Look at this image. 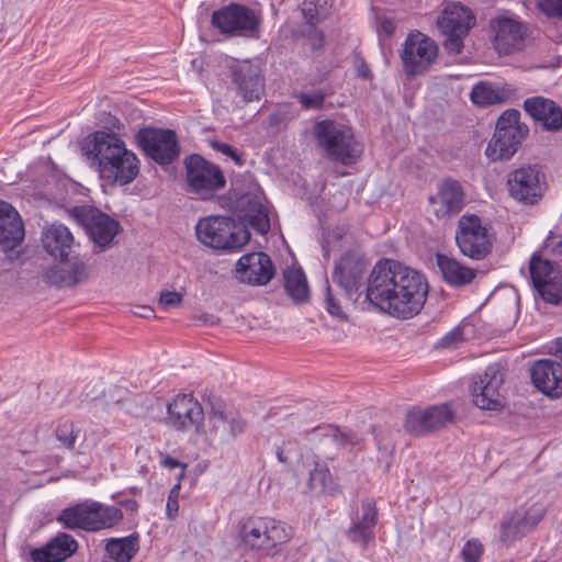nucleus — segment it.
Returning a JSON list of instances; mask_svg holds the SVG:
<instances>
[{
  "instance_id": "f257e3e1",
  "label": "nucleus",
  "mask_w": 562,
  "mask_h": 562,
  "mask_svg": "<svg viewBox=\"0 0 562 562\" xmlns=\"http://www.w3.org/2000/svg\"><path fill=\"white\" fill-rule=\"evenodd\" d=\"M428 283L415 269L398 261L384 259L372 269L366 297L379 311L408 319L417 315L426 302Z\"/></svg>"
},
{
  "instance_id": "f03ea898",
  "label": "nucleus",
  "mask_w": 562,
  "mask_h": 562,
  "mask_svg": "<svg viewBox=\"0 0 562 562\" xmlns=\"http://www.w3.org/2000/svg\"><path fill=\"white\" fill-rule=\"evenodd\" d=\"M81 150L100 177L112 184H128L139 172L136 155L114 133L97 131L90 134Z\"/></svg>"
},
{
  "instance_id": "7ed1b4c3",
  "label": "nucleus",
  "mask_w": 562,
  "mask_h": 562,
  "mask_svg": "<svg viewBox=\"0 0 562 562\" xmlns=\"http://www.w3.org/2000/svg\"><path fill=\"white\" fill-rule=\"evenodd\" d=\"M313 135L318 149L331 161L351 166L362 154V146L356 139L352 128L341 122L334 120L316 122Z\"/></svg>"
},
{
  "instance_id": "20e7f679",
  "label": "nucleus",
  "mask_w": 562,
  "mask_h": 562,
  "mask_svg": "<svg viewBox=\"0 0 562 562\" xmlns=\"http://www.w3.org/2000/svg\"><path fill=\"white\" fill-rule=\"evenodd\" d=\"M198 239L216 250H237L248 243L250 233L247 227L228 216H207L195 225Z\"/></svg>"
},
{
  "instance_id": "39448f33",
  "label": "nucleus",
  "mask_w": 562,
  "mask_h": 562,
  "mask_svg": "<svg viewBox=\"0 0 562 562\" xmlns=\"http://www.w3.org/2000/svg\"><path fill=\"white\" fill-rule=\"evenodd\" d=\"M123 517L122 510L99 502L85 501L61 512L58 521L68 529L98 531L110 528Z\"/></svg>"
},
{
  "instance_id": "423d86ee",
  "label": "nucleus",
  "mask_w": 562,
  "mask_h": 562,
  "mask_svg": "<svg viewBox=\"0 0 562 562\" xmlns=\"http://www.w3.org/2000/svg\"><path fill=\"white\" fill-rule=\"evenodd\" d=\"M239 536L248 549L265 555L291 538L285 524L269 517L247 518L240 525Z\"/></svg>"
},
{
  "instance_id": "0eeeda50",
  "label": "nucleus",
  "mask_w": 562,
  "mask_h": 562,
  "mask_svg": "<svg viewBox=\"0 0 562 562\" xmlns=\"http://www.w3.org/2000/svg\"><path fill=\"white\" fill-rule=\"evenodd\" d=\"M212 25L228 36L257 37L261 25L260 13L240 3H229L212 13Z\"/></svg>"
},
{
  "instance_id": "6e6552de",
  "label": "nucleus",
  "mask_w": 562,
  "mask_h": 562,
  "mask_svg": "<svg viewBox=\"0 0 562 562\" xmlns=\"http://www.w3.org/2000/svg\"><path fill=\"white\" fill-rule=\"evenodd\" d=\"M189 192L201 200H210L226 184V179L216 165L200 155H191L184 159Z\"/></svg>"
},
{
  "instance_id": "1a4fd4ad",
  "label": "nucleus",
  "mask_w": 562,
  "mask_h": 562,
  "mask_svg": "<svg viewBox=\"0 0 562 562\" xmlns=\"http://www.w3.org/2000/svg\"><path fill=\"white\" fill-rule=\"evenodd\" d=\"M474 24V16L470 9L461 3H448L437 19V26L446 36L443 47L449 54H460L463 48V38Z\"/></svg>"
},
{
  "instance_id": "9d476101",
  "label": "nucleus",
  "mask_w": 562,
  "mask_h": 562,
  "mask_svg": "<svg viewBox=\"0 0 562 562\" xmlns=\"http://www.w3.org/2000/svg\"><path fill=\"white\" fill-rule=\"evenodd\" d=\"M456 241L462 255L474 259H484L492 250V240L487 228L476 215H463L458 222Z\"/></svg>"
},
{
  "instance_id": "9b49d317",
  "label": "nucleus",
  "mask_w": 562,
  "mask_h": 562,
  "mask_svg": "<svg viewBox=\"0 0 562 562\" xmlns=\"http://www.w3.org/2000/svg\"><path fill=\"white\" fill-rule=\"evenodd\" d=\"M509 195L517 202L533 205L546 191V178L537 166H522L509 172L507 178Z\"/></svg>"
},
{
  "instance_id": "f8f14e48",
  "label": "nucleus",
  "mask_w": 562,
  "mask_h": 562,
  "mask_svg": "<svg viewBox=\"0 0 562 562\" xmlns=\"http://www.w3.org/2000/svg\"><path fill=\"white\" fill-rule=\"evenodd\" d=\"M438 55V46L427 35L411 33L404 44L401 58L407 75L416 76L426 72Z\"/></svg>"
},
{
  "instance_id": "ddd939ff",
  "label": "nucleus",
  "mask_w": 562,
  "mask_h": 562,
  "mask_svg": "<svg viewBox=\"0 0 562 562\" xmlns=\"http://www.w3.org/2000/svg\"><path fill=\"white\" fill-rule=\"evenodd\" d=\"M136 139L145 154L160 165L170 164L179 156L178 138L172 130L140 128Z\"/></svg>"
},
{
  "instance_id": "4468645a",
  "label": "nucleus",
  "mask_w": 562,
  "mask_h": 562,
  "mask_svg": "<svg viewBox=\"0 0 562 562\" xmlns=\"http://www.w3.org/2000/svg\"><path fill=\"white\" fill-rule=\"evenodd\" d=\"M202 405L189 394H179L167 406L166 423L182 432H199L203 426Z\"/></svg>"
},
{
  "instance_id": "2eb2a0df",
  "label": "nucleus",
  "mask_w": 562,
  "mask_h": 562,
  "mask_svg": "<svg viewBox=\"0 0 562 562\" xmlns=\"http://www.w3.org/2000/svg\"><path fill=\"white\" fill-rule=\"evenodd\" d=\"M547 507L543 504H532L528 508H518L501 524L499 540L506 546L526 537L544 518Z\"/></svg>"
},
{
  "instance_id": "dca6fc26",
  "label": "nucleus",
  "mask_w": 562,
  "mask_h": 562,
  "mask_svg": "<svg viewBox=\"0 0 562 562\" xmlns=\"http://www.w3.org/2000/svg\"><path fill=\"white\" fill-rule=\"evenodd\" d=\"M452 420L453 412L447 404L413 407L406 413L404 428L412 435L425 436L446 427Z\"/></svg>"
},
{
  "instance_id": "f3484780",
  "label": "nucleus",
  "mask_w": 562,
  "mask_h": 562,
  "mask_svg": "<svg viewBox=\"0 0 562 562\" xmlns=\"http://www.w3.org/2000/svg\"><path fill=\"white\" fill-rule=\"evenodd\" d=\"M504 374L498 364L488 366L485 372L474 381L472 386L473 403L481 409L499 411L504 407L501 387Z\"/></svg>"
},
{
  "instance_id": "a211bd4d",
  "label": "nucleus",
  "mask_w": 562,
  "mask_h": 562,
  "mask_svg": "<svg viewBox=\"0 0 562 562\" xmlns=\"http://www.w3.org/2000/svg\"><path fill=\"white\" fill-rule=\"evenodd\" d=\"M75 215L82 222L92 241L101 249L108 247L120 231V224L97 209L76 207Z\"/></svg>"
},
{
  "instance_id": "6ab92c4d",
  "label": "nucleus",
  "mask_w": 562,
  "mask_h": 562,
  "mask_svg": "<svg viewBox=\"0 0 562 562\" xmlns=\"http://www.w3.org/2000/svg\"><path fill=\"white\" fill-rule=\"evenodd\" d=\"M236 272L244 283L265 285L274 277L276 268L267 254L250 252L239 258Z\"/></svg>"
},
{
  "instance_id": "aec40b11",
  "label": "nucleus",
  "mask_w": 562,
  "mask_h": 562,
  "mask_svg": "<svg viewBox=\"0 0 562 562\" xmlns=\"http://www.w3.org/2000/svg\"><path fill=\"white\" fill-rule=\"evenodd\" d=\"M234 210L238 217L248 223L260 234L270 228L267 207L262 203V194L258 189L241 193L234 202Z\"/></svg>"
},
{
  "instance_id": "412c9836",
  "label": "nucleus",
  "mask_w": 562,
  "mask_h": 562,
  "mask_svg": "<svg viewBox=\"0 0 562 562\" xmlns=\"http://www.w3.org/2000/svg\"><path fill=\"white\" fill-rule=\"evenodd\" d=\"M368 262L353 252L345 254L335 266L333 280L341 288L347 296L357 292L361 286Z\"/></svg>"
},
{
  "instance_id": "4be33fe9",
  "label": "nucleus",
  "mask_w": 562,
  "mask_h": 562,
  "mask_svg": "<svg viewBox=\"0 0 562 562\" xmlns=\"http://www.w3.org/2000/svg\"><path fill=\"white\" fill-rule=\"evenodd\" d=\"M88 278L87 266L78 257L59 259V262L47 269L43 279L57 288H71Z\"/></svg>"
},
{
  "instance_id": "5701e85b",
  "label": "nucleus",
  "mask_w": 562,
  "mask_h": 562,
  "mask_svg": "<svg viewBox=\"0 0 562 562\" xmlns=\"http://www.w3.org/2000/svg\"><path fill=\"white\" fill-rule=\"evenodd\" d=\"M533 385L544 395L559 398L562 396V364L551 360L536 361L530 369Z\"/></svg>"
},
{
  "instance_id": "b1692460",
  "label": "nucleus",
  "mask_w": 562,
  "mask_h": 562,
  "mask_svg": "<svg viewBox=\"0 0 562 562\" xmlns=\"http://www.w3.org/2000/svg\"><path fill=\"white\" fill-rule=\"evenodd\" d=\"M378 522V509L371 501H364L351 518V525L347 530L348 539L359 544L363 550L374 538V527Z\"/></svg>"
},
{
  "instance_id": "393cba45",
  "label": "nucleus",
  "mask_w": 562,
  "mask_h": 562,
  "mask_svg": "<svg viewBox=\"0 0 562 562\" xmlns=\"http://www.w3.org/2000/svg\"><path fill=\"white\" fill-rule=\"evenodd\" d=\"M25 237L24 223L14 206L0 201V246L8 252L20 246Z\"/></svg>"
},
{
  "instance_id": "a878e982",
  "label": "nucleus",
  "mask_w": 562,
  "mask_h": 562,
  "mask_svg": "<svg viewBox=\"0 0 562 562\" xmlns=\"http://www.w3.org/2000/svg\"><path fill=\"white\" fill-rule=\"evenodd\" d=\"M207 434L213 441L228 443L244 432L246 423L235 414L212 411L207 418Z\"/></svg>"
},
{
  "instance_id": "bb28decb",
  "label": "nucleus",
  "mask_w": 562,
  "mask_h": 562,
  "mask_svg": "<svg viewBox=\"0 0 562 562\" xmlns=\"http://www.w3.org/2000/svg\"><path fill=\"white\" fill-rule=\"evenodd\" d=\"M524 110L543 130L555 132L562 128V109L551 99L544 97L528 98L524 101Z\"/></svg>"
},
{
  "instance_id": "cd10ccee",
  "label": "nucleus",
  "mask_w": 562,
  "mask_h": 562,
  "mask_svg": "<svg viewBox=\"0 0 562 562\" xmlns=\"http://www.w3.org/2000/svg\"><path fill=\"white\" fill-rule=\"evenodd\" d=\"M429 203L437 217L457 214L463 206V190L456 180H445L436 195L429 196Z\"/></svg>"
},
{
  "instance_id": "c85d7f7f",
  "label": "nucleus",
  "mask_w": 562,
  "mask_h": 562,
  "mask_svg": "<svg viewBox=\"0 0 562 562\" xmlns=\"http://www.w3.org/2000/svg\"><path fill=\"white\" fill-rule=\"evenodd\" d=\"M233 81L244 101L258 100L265 90L263 79L258 66L244 61L233 69Z\"/></svg>"
},
{
  "instance_id": "c756f323",
  "label": "nucleus",
  "mask_w": 562,
  "mask_h": 562,
  "mask_svg": "<svg viewBox=\"0 0 562 562\" xmlns=\"http://www.w3.org/2000/svg\"><path fill=\"white\" fill-rule=\"evenodd\" d=\"M494 45L501 54H510L519 49L526 35V27L516 20L498 18L493 23Z\"/></svg>"
},
{
  "instance_id": "7c9ffc66",
  "label": "nucleus",
  "mask_w": 562,
  "mask_h": 562,
  "mask_svg": "<svg viewBox=\"0 0 562 562\" xmlns=\"http://www.w3.org/2000/svg\"><path fill=\"white\" fill-rule=\"evenodd\" d=\"M41 240L45 251L55 259L68 258L75 245L72 233L60 223H53L44 228Z\"/></svg>"
},
{
  "instance_id": "2f4dec72",
  "label": "nucleus",
  "mask_w": 562,
  "mask_h": 562,
  "mask_svg": "<svg viewBox=\"0 0 562 562\" xmlns=\"http://www.w3.org/2000/svg\"><path fill=\"white\" fill-rule=\"evenodd\" d=\"M78 548L75 538L66 532H59L44 547L33 549V562H63L71 557Z\"/></svg>"
},
{
  "instance_id": "473e14b6",
  "label": "nucleus",
  "mask_w": 562,
  "mask_h": 562,
  "mask_svg": "<svg viewBox=\"0 0 562 562\" xmlns=\"http://www.w3.org/2000/svg\"><path fill=\"white\" fill-rule=\"evenodd\" d=\"M437 266L443 280L452 286H463L473 281L476 270L471 269L457 259L438 252L436 255Z\"/></svg>"
},
{
  "instance_id": "72a5a7b5",
  "label": "nucleus",
  "mask_w": 562,
  "mask_h": 562,
  "mask_svg": "<svg viewBox=\"0 0 562 562\" xmlns=\"http://www.w3.org/2000/svg\"><path fill=\"white\" fill-rule=\"evenodd\" d=\"M510 86H494L488 82L475 85L470 93L471 101L479 106H488L507 101L513 95Z\"/></svg>"
},
{
  "instance_id": "f704fd0d",
  "label": "nucleus",
  "mask_w": 562,
  "mask_h": 562,
  "mask_svg": "<svg viewBox=\"0 0 562 562\" xmlns=\"http://www.w3.org/2000/svg\"><path fill=\"white\" fill-rule=\"evenodd\" d=\"M526 136L494 132L486 147V156L492 160L509 159Z\"/></svg>"
},
{
  "instance_id": "c9c22d12",
  "label": "nucleus",
  "mask_w": 562,
  "mask_h": 562,
  "mask_svg": "<svg viewBox=\"0 0 562 562\" xmlns=\"http://www.w3.org/2000/svg\"><path fill=\"white\" fill-rule=\"evenodd\" d=\"M137 550V537L113 538L106 543L104 562H130Z\"/></svg>"
},
{
  "instance_id": "e433bc0d",
  "label": "nucleus",
  "mask_w": 562,
  "mask_h": 562,
  "mask_svg": "<svg viewBox=\"0 0 562 562\" xmlns=\"http://www.w3.org/2000/svg\"><path fill=\"white\" fill-rule=\"evenodd\" d=\"M284 288L286 293L295 302H304L307 300L310 290L305 273L301 268H289L283 273Z\"/></svg>"
},
{
  "instance_id": "4c0bfd02",
  "label": "nucleus",
  "mask_w": 562,
  "mask_h": 562,
  "mask_svg": "<svg viewBox=\"0 0 562 562\" xmlns=\"http://www.w3.org/2000/svg\"><path fill=\"white\" fill-rule=\"evenodd\" d=\"M495 132L527 136L529 128L520 123V112L515 109L506 110L497 120Z\"/></svg>"
},
{
  "instance_id": "58836bf2",
  "label": "nucleus",
  "mask_w": 562,
  "mask_h": 562,
  "mask_svg": "<svg viewBox=\"0 0 562 562\" xmlns=\"http://www.w3.org/2000/svg\"><path fill=\"white\" fill-rule=\"evenodd\" d=\"M313 434L316 437H322L326 442H336L338 446H351L357 447L360 446L362 438H360L355 432H344L336 427H324V428H315Z\"/></svg>"
},
{
  "instance_id": "ea45409f",
  "label": "nucleus",
  "mask_w": 562,
  "mask_h": 562,
  "mask_svg": "<svg viewBox=\"0 0 562 562\" xmlns=\"http://www.w3.org/2000/svg\"><path fill=\"white\" fill-rule=\"evenodd\" d=\"M530 277L535 289L540 286V283L550 281L555 273L562 271L555 268L549 260H544L539 256H532L530 260Z\"/></svg>"
},
{
  "instance_id": "a19ab883",
  "label": "nucleus",
  "mask_w": 562,
  "mask_h": 562,
  "mask_svg": "<svg viewBox=\"0 0 562 562\" xmlns=\"http://www.w3.org/2000/svg\"><path fill=\"white\" fill-rule=\"evenodd\" d=\"M543 301L553 304H562V272L555 273L550 281L540 283L536 289Z\"/></svg>"
},
{
  "instance_id": "79ce46f5",
  "label": "nucleus",
  "mask_w": 562,
  "mask_h": 562,
  "mask_svg": "<svg viewBox=\"0 0 562 562\" xmlns=\"http://www.w3.org/2000/svg\"><path fill=\"white\" fill-rule=\"evenodd\" d=\"M308 486L312 490L329 491L331 487V474L325 463L313 461V468L308 470Z\"/></svg>"
},
{
  "instance_id": "37998d69",
  "label": "nucleus",
  "mask_w": 562,
  "mask_h": 562,
  "mask_svg": "<svg viewBox=\"0 0 562 562\" xmlns=\"http://www.w3.org/2000/svg\"><path fill=\"white\" fill-rule=\"evenodd\" d=\"M326 3V0H304L302 3V13L311 26H315L316 23L325 18L323 9Z\"/></svg>"
},
{
  "instance_id": "c03bdc74",
  "label": "nucleus",
  "mask_w": 562,
  "mask_h": 562,
  "mask_svg": "<svg viewBox=\"0 0 562 562\" xmlns=\"http://www.w3.org/2000/svg\"><path fill=\"white\" fill-rule=\"evenodd\" d=\"M326 94L322 90L302 92L296 95L301 105L306 110H319L323 108Z\"/></svg>"
},
{
  "instance_id": "a18cd8bd",
  "label": "nucleus",
  "mask_w": 562,
  "mask_h": 562,
  "mask_svg": "<svg viewBox=\"0 0 562 562\" xmlns=\"http://www.w3.org/2000/svg\"><path fill=\"white\" fill-rule=\"evenodd\" d=\"M79 430L75 428L72 423H64L56 429V437L66 448L74 449Z\"/></svg>"
},
{
  "instance_id": "49530a36",
  "label": "nucleus",
  "mask_w": 562,
  "mask_h": 562,
  "mask_svg": "<svg viewBox=\"0 0 562 562\" xmlns=\"http://www.w3.org/2000/svg\"><path fill=\"white\" fill-rule=\"evenodd\" d=\"M537 7L546 16L562 21V0H538Z\"/></svg>"
},
{
  "instance_id": "de8ad7c7",
  "label": "nucleus",
  "mask_w": 562,
  "mask_h": 562,
  "mask_svg": "<svg viewBox=\"0 0 562 562\" xmlns=\"http://www.w3.org/2000/svg\"><path fill=\"white\" fill-rule=\"evenodd\" d=\"M482 554L483 546L477 540H469L461 551L463 562H479Z\"/></svg>"
},
{
  "instance_id": "09e8293b",
  "label": "nucleus",
  "mask_w": 562,
  "mask_h": 562,
  "mask_svg": "<svg viewBox=\"0 0 562 562\" xmlns=\"http://www.w3.org/2000/svg\"><path fill=\"white\" fill-rule=\"evenodd\" d=\"M183 301V295L176 291H162L158 300V306L162 310L179 307Z\"/></svg>"
},
{
  "instance_id": "8fccbe9b",
  "label": "nucleus",
  "mask_w": 562,
  "mask_h": 562,
  "mask_svg": "<svg viewBox=\"0 0 562 562\" xmlns=\"http://www.w3.org/2000/svg\"><path fill=\"white\" fill-rule=\"evenodd\" d=\"M211 146L215 150L231 157L237 165L243 164L241 155L236 149H234L231 145H228L226 143L218 142V140H212Z\"/></svg>"
},
{
  "instance_id": "3c124183",
  "label": "nucleus",
  "mask_w": 562,
  "mask_h": 562,
  "mask_svg": "<svg viewBox=\"0 0 562 562\" xmlns=\"http://www.w3.org/2000/svg\"><path fill=\"white\" fill-rule=\"evenodd\" d=\"M325 304L327 312L340 319L346 318V314L341 310V306L336 302L335 296L333 295L329 288L326 289V297H325Z\"/></svg>"
},
{
  "instance_id": "603ef678",
  "label": "nucleus",
  "mask_w": 562,
  "mask_h": 562,
  "mask_svg": "<svg viewBox=\"0 0 562 562\" xmlns=\"http://www.w3.org/2000/svg\"><path fill=\"white\" fill-rule=\"evenodd\" d=\"M463 340V333L459 328H454L448 333L440 341V345L445 348H450Z\"/></svg>"
},
{
  "instance_id": "864d4df0",
  "label": "nucleus",
  "mask_w": 562,
  "mask_h": 562,
  "mask_svg": "<svg viewBox=\"0 0 562 562\" xmlns=\"http://www.w3.org/2000/svg\"><path fill=\"white\" fill-rule=\"evenodd\" d=\"M310 45L312 49H319L324 45V35L321 31L311 26V31L307 34Z\"/></svg>"
},
{
  "instance_id": "5fc2aeb1",
  "label": "nucleus",
  "mask_w": 562,
  "mask_h": 562,
  "mask_svg": "<svg viewBox=\"0 0 562 562\" xmlns=\"http://www.w3.org/2000/svg\"><path fill=\"white\" fill-rule=\"evenodd\" d=\"M160 463L164 468H168V469L180 468L181 472L179 474V479H182L186 474V464L181 463L179 460H177L170 456L164 457L161 459Z\"/></svg>"
},
{
  "instance_id": "6e6d98bb",
  "label": "nucleus",
  "mask_w": 562,
  "mask_h": 562,
  "mask_svg": "<svg viewBox=\"0 0 562 562\" xmlns=\"http://www.w3.org/2000/svg\"><path fill=\"white\" fill-rule=\"evenodd\" d=\"M179 512V503L177 499H167L166 515L169 519H175Z\"/></svg>"
},
{
  "instance_id": "4d7b16f0",
  "label": "nucleus",
  "mask_w": 562,
  "mask_h": 562,
  "mask_svg": "<svg viewBox=\"0 0 562 562\" xmlns=\"http://www.w3.org/2000/svg\"><path fill=\"white\" fill-rule=\"evenodd\" d=\"M552 239H553L552 236H549L546 239L544 247L547 249L551 248L552 254H554L557 256H562V238L555 244L553 243Z\"/></svg>"
},
{
  "instance_id": "13d9d810",
  "label": "nucleus",
  "mask_w": 562,
  "mask_h": 562,
  "mask_svg": "<svg viewBox=\"0 0 562 562\" xmlns=\"http://www.w3.org/2000/svg\"><path fill=\"white\" fill-rule=\"evenodd\" d=\"M355 65L360 77L369 78L371 76V70L363 59H357Z\"/></svg>"
},
{
  "instance_id": "bf43d9fd",
  "label": "nucleus",
  "mask_w": 562,
  "mask_h": 562,
  "mask_svg": "<svg viewBox=\"0 0 562 562\" xmlns=\"http://www.w3.org/2000/svg\"><path fill=\"white\" fill-rule=\"evenodd\" d=\"M133 314L136 316H139V317L148 318V317L154 316L155 311L150 306L139 305V306L135 307V310L133 311Z\"/></svg>"
},
{
  "instance_id": "052dcab7",
  "label": "nucleus",
  "mask_w": 562,
  "mask_h": 562,
  "mask_svg": "<svg viewBox=\"0 0 562 562\" xmlns=\"http://www.w3.org/2000/svg\"><path fill=\"white\" fill-rule=\"evenodd\" d=\"M395 23L390 20V19H383L381 21V30L386 34V35H392L395 31Z\"/></svg>"
},
{
  "instance_id": "680f3d73",
  "label": "nucleus",
  "mask_w": 562,
  "mask_h": 562,
  "mask_svg": "<svg viewBox=\"0 0 562 562\" xmlns=\"http://www.w3.org/2000/svg\"><path fill=\"white\" fill-rule=\"evenodd\" d=\"M290 450L286 449V443L283 442V445L281 447H278L277 449V458L280 462L282 463H288L289 462V453Z\"/></svg>"
},
{
  "instance_id": "e2e57ef3",
  "label": "nucleus",
  "mask_w": 562,
  "mask_h": 562,
  "mask_svg": "<svg viewBox=\"0 0 562 562\" xmlns=\"http://www.w3.org/2000/svg\"><path fill=\"white\" fill-rule=\"evenodd\" d=\"M179 491H180V483L178 482L170 490L169 495H168V499H177L178 501Z\"/></svg>"
},
{
  "instance_id": "0e129e2a",
  "label": "nucleus",
  "mask_w": 562,
  "mask_h": 562,
  "mask_svg": "<svg viewBox=\"0 0 562 562\" xmlns=\"http://www.w3.org/2000/svg\"><path fill=\"white\" fill-rule=\"evenodd\" d=\"M179 491H180V483L178 482L170 490L169 495H168V499H177L178 501Z\"/></svg>"
},
{
  "instance_id": "69168bd1",
  "label": "nucleus",
  "mask_w": 562,
  "mask_h": 562,
  "mask_svg": "<svg viewBox=\"0 0 562 562\" xmlns=\"http://www.w3.org/2000/svg\"><path fill=\"white\" fill-rule=\"evenodd\" d=\"M179 491H180V483L178 482L170 490L169 495H168V499H177L178 501Z\"/></svg>"
}]
</instances>
